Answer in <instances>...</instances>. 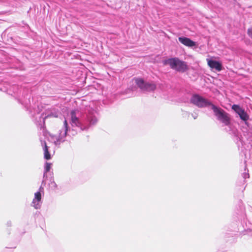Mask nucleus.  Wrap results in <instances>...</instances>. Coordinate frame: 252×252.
Returning <instances> with one entry per match:
<instances>
[{"mask_svg": "<svg viewBox=\"0 0 252 252\" xmlns=\"http://www.w3.org/2000/svg\"><path fill=\"white\" fill-rule=\"evenodd\" d=\"M79 116L80 113L78 111L76 110L71 111L69 122L71 126V129L69 127L67 120L65 119L63 121V127L60 130L57 141H55L56 144H60L64 141L68 131L71 133V135H74L76 134V131L74 128H78L81 130H88L91 127L95 125L98 122L96 113L94 111L84 115L81 118H79Z\"/></svg>", "mask_w": 252, "mask_h": 252, "instance_id": "obj_1", "label": "nucleus"}, {"mask_svg": "<svg viewBox=\"0 0 252 252\" xmlns=\"http://www.w3.org/2000/svg\"><path fill=\"white\" fill-rule=\"evenodd\" d=\"M164 65L168 64L170 67L179 72H184L188 69V65L186 62L180 60L177 58H170L163 61Z\"/></svg>", "mask_w": 252, "mask_h": 252, "instance_id": "obj_2", "label": "nucleus"}, {"mask_svg": "<svg viewBox=\"0 0 252 252\" xmlns=\"http://www.w3.org/2000/svg\"><path fill=\"white\" fill-rule=\"evenodd\" d=\"M214 111V113L217 117L218 120L224 124L225 126H229L230 124V119L229 115L223 110L215 105H211V108Z\"/></svg>", "mask_w": 252, "mask_h": 252, "instance_id": "obj_3", "label": "nucleus"}, {"mask_svg": "<svg viewBox=\"0 0 252 252\" xmlns=\"http://www.w3.org/2000/svg\"><path fill=\"white\" fill-rule=\"evenodd\" d=\"M190 102L199 108H203L210 106L213 105L208 99L203 97L197 94H194L190 99Z\"/></svg>", "mask_w": 252, "mask_h": 252, "instance_id": "obj_4", "label": "nucleus"}, {"mask_svg": "<svg viewBox=\"0 0 252 252\" xmlns=\"http://www.w3.org/2000/svg\"><path fill=\"white\" fill-rule=\"evenodd\" d=\"M135 82L137 86L144 91H153L156 88V85L154 83L145 82L141 78L135 79Z\"/></svg>", "mask_w": 252, "mask_h": 252, "instance_id": "obj_5", "label": "nucleus"}, {"mask_svg": "<svg viewBox=\"0 0 252 252\" xmlns=\"http://www.w3.org/2000/svg\"><path fill=\"white\" fill-rule=\"evenodd\" d=\"M232 109L239 116L240 119L247 124V121L249 119V116L245 109L237 104H233Z\"/></svg>", "mask_w": 252, "mask_h": 252, "instance_id": "obj_6", "label": "nucleus"}, {"mask_svg": "<svg viewBox=\"0 0 252 252\" xmlns=\"http://www.w3.org/2000/svg\"><path fill=\"white\" fill-rule=\"evenodd\" d=\"M44 188L42 185L40 187L39 191L34 193V198L32 202L31 206L36 209H38L41 206V192H43Z\"/></svg>", "mask_w": 252, "mask_h": 252, "instance_id": "obj_7", "label": "nucleus"}, {"mask_svg": "<svg viewBox=\"0 0 252 252\" xmlns=\"http://www.w3.org/2000/svg\"><path fill=\"white\" fill-rule=\"evenodd\" d=\"M178 40L182 44L189 47H192L196 46V42L191 40L190 38L181 36L178 37Z\"/></svg>", "mask_w": 252, "mask_h": 252, "instance_id": "obj_8", "label": "nucleus"}, {"mask_svg": "<svg viewBox=\"0 0 252 252\" xmlns=\"http://www.w3.org/2000/svg\"><path fill=\"white\" fill-rule=\"evenodd\" d=\"M207 61L208 65L211 68L215 69L218 71H220L222 70V64L219 62L210 59H207Z\"/></svg>", "mask_w": 252, "mask_h": 252, "instance_id": "obj_9", "label": "nucleus"}, {"mask_svg": "<svg viewBox=\"0 0 252 252\" xmlns=\"http://www.w3.org/2000/svg\"><path fill=\"white\" fill-rule=\"evenodd\" d=\"M41 145L43 147L44 151V157L46 159H50L51 158V155L48 151V148L45 141L41 140Z\"/></svg>", "mask_w": 252, "mask_h": 252, "instance_id": "obj_10", "label": "nucleus"}, {"mask_svg": "<svg viewBox=\"0 0 252 252\" xmlns=\"http://www.w3.org/2000/svg\"><path fill=\"white\" fill-rule=\"evenodd\" d=\"M51 168V164L46 162L44 166V171L43 174V180L42 182V185L45 184V179L47 178V173L49 172Z\"/></svg>", "mask_w": 252, "mask_h": 252, "instance_id": "obj_11", "label": "nucleus"}, {"mask_svg": "<svg viewBox=\"0 0 252 252\" xmlns=\"http://www.w3.org/2000/svg\"><path fill=\"white\" fill-rule=\"evenodd\" d=\"M57 117L58 116L57 115H54L53 114H50V115H48L47 116L45 117L44 119H46V118H48L49 117Z\"/></svg>", "mask_w": 252, "mask_h": 252, "instance_id": "obj_12", "label": "nucleus"}, {"mask_svg": "<svg viewBox=\"0 0 252 252\" xmlns=\"http://www.w3.org/2000/svg\"><path fill=\"white\" fill-rule=\"evenodd\" d=\"M243 177L244 179H246V178H249V173L248 172H244L243 174Z\"/></svg>", "mask_w": 252, "mask_h": 252, "instance_id": "obj_13", "label": "nucleus"}, {"mask_svg": "<svg viewBox=\"0 0 252 252\" xmlns=\"http://www.w3.org/2000/svg\"><path fill=\"white\" fill-rule=\"evenodd\" d=\"M191 116L194 119H196L198 117V114L197 113L192 114Z\"/></svg>", "mask_w": 252, "mask_h": 252, "instance_id": "obj_14", "label": "nucleus"}, {"mask_svg": "<svg viewBox=\"0 0 252 252\" xmlns=\"http://www.w3.org/2000/svg\"><path fill=\"white\" fill-rule=\"evenodd\" d=\"M51 184L53 185L54 187H57V185H56V184L54 182H51Z\"/></svg>", "mask_w": 252, "mask_h": 252, "instance_id": "obj_15", "label": "nucleus"}, {"mask_svg": "<svg viewBox=\"0 0 252 252\" xmlns=\"http://www.w3.org/2000/svg\"><path fill=\"white\" fill-rule=\"evenodd\" d=\"M250 36L251 37V38L252 39V34H251L250 33H249Z\"/></svg>", "mask_w": 252, "mask_h": 252, "instance_id": "obj_16", "label": "nucleus"}]
</instances>
